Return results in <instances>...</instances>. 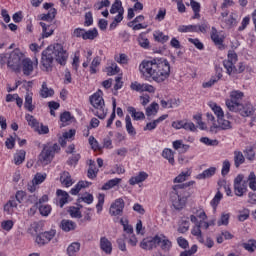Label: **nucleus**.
Here are the masks:
<instances>
[{"mask_svg":"<svg viewBox=\"0 0 256 256\" xmlns=\"http://www.w3.org/2000/svg\"><path fill=\"white\" fill-rule=\"evenodd\" d=\"M139 71L151 77L156 83H163L171 75V65L165 58H153L143 60L139 65Z\"/></svg>","mask_w":256,"mask_h":256,"instance_id":"nucleus-1","label":"nucleus"},{"mask_svg":"<svg viewBox=\"0 0 256 256\" xmlns=\"http://www.w3.org/2000/svg\"><path fill=\"white\" fill-rule=\"evenodd\" d=\"M69 54L63 49V45L57 43L53 46H48L42 52L41 66L42 71H53V62L57 61L59 65H66Z\"/></svg>","mask_w":256,"mask_h":256,"instance_id":"nucleus-2","label":"nucleus"},{"mask_svg":"<svg viewBox=\"0 0 256 256\" xmlns=\"http://www.w3.org/2000/svg\"><path fill=\"white\" fill-rule=\"evenodd\" d=\"M191 185H195V181H190L187 183L177 184L173 186V190L170 193V198L174 209H176L177 211H181V209L185 207V202L189 197V192L185 191V189H187V187H191Z\"/></svg>","mask_w":256,"mask_h":256,"instance_id":"nucleus-3","label":"nucleus"},{"mask_svg":"<svg viewBox=\"0 0 256 256\" xmlns=\"http://www.w3.org/2000/svg\"><path fill=\"white\" fill-rule=\"evenodd\" d=\"M235 63H237V53L230 50L228 52V59L223 61L224 69H226L227 75H235L245 71V64H243V62H239L237 66H235Z\"/></svg>","mask_w":256,"mask_h":256,"instance_id":"nucleus-4","label":"nucleus"},{"mask_svg":"<svg viewBox=\"0 0 256 256\" xmlns=\"http://www.w3.org/2000/svg\"><path fill=\"white\" fill-rule=\"evenodd\" d=\"M101 93V91H98L92 95L90 97V103L96 109L94 115H96L98 119H105L107 117V110H105V100H103Z\"/></svg>","mask_w":256,"mask_h":256,"instance_id":"nucleus-5","label":"nucleus"},{"mask_svg":"<svg viewBox=\"0 0 256 256\" xmlns=\"http://www.w3.org/2000/svg\"><path fill=\"white\" fill-rule=\"evenodd\" d=\"M23 59H25V54H23L21 50L15 49L8 55L7 67L12 69V71L19 72L21 71V63H23Z\"/></svg>","mask_w":256,"mask_h":256,"instance_id":"nucleus-6","label":"nucleus"},{"mask_svg":"<svg viewBox=\"0 0 256 256\" xmlns=\"http://www.w3.org/2000/svg\"><path fill=\"white\" fill-rule=\"evenodd\" d=\"M61 148L57 144L53 145H44L43 150L39 154V161L43 163V165H49L53 158L55 157V153H57Z\"/></svg>","mask_w":256,"mask_h":256,"instance_id":"nucleus-7","label":"nucleus"},{"mask_svg":"<svg viewBox=\"0 0 256 256\" xmlns=\"http://www.w3.org/2000/svg\"><path fill=\"white\" fill-rule=\"evenodd\" d=\"M243 97V92L232 91L230 94V99L226 100V106L229 109V111H234V113H237V111H239V109L243 107Z\"/></svg>","mask_w":256,"mask_h":256,"instance_id":"nucleus-8","label":"nucleus"},{"mask_svg":"<svg viewBox=\"0 0 256 256\" xmlns=\"http://www.w3.org/2000/svg\"><path fill=\"white\" fill-rule=\"evenodd\" d=\"M243 179H245L243 174H239L234 179V193L237 197H243L247 193V181H243Z\"/></svg>","mask_w":256,"mask_h":256,"instance_id":"nucleus-9","label":"nucleus"},{"mask_svg":"<svg viewBox=\"0 0 256 256\" xmlns=\"http://www.w3.org/2000/svg\"><path fill=\"white\" fill-rule=\"evenodd\" d=\"M156 247H160L164 253H169L171 251V247H173V243L167 236L164 234L156 235Z\"/></svg>","mask_w":256,"mask_h":256,"instance_id":"nucleus-10","label":"nucleus"},{"mask_svg":"<svg viewBox=\"0 0 256 256\" xmlns=\"http://www.w3.org/2000/svg\"><path fill=\"white\" fill-rule=\"evenodd\" d=\"M56 234L57 232L55 230H50V231H46L38 234L36 236L37 245H39L40 247H43V245H47V243H50Z\"/></svg>","mask_w":256,"mask_h":256,"instance_id":"nucleus-11","label":"nucleus"},{"mask_svg":"<svg viewBox=\"0 0 256 256\" xmlns=\"http://www.w3.org/2000/svg\"><path fill=\"white\" fill-rule=\"evenodd\" d=\"M123 209H125V201L123 198H118L110 206V215H112V217L123 215Z\"/></svg>","mask_w":256,"mask_h":256,"instance_id":"nucleus-12","label":"nucleus"},{"mask_svg":"<svg viewBox=\"0 0 256 256\" xmlns=\"http://www.w3.org/2000/svg\"><path fill=\"white\" fill-rule=\"evenodd\" d=\"M216 75L212 76L208 82H204L202 84V87L204 89H209L210 87H213L215 83H217L220 79H223V68L220 66L215 67Z\"/></svg>","mask_w":256,"mask_h":256,"instance_id":"nucleus-13","label":"nucleus"},{"mask_svg":"<svg viewBox=\"0 0 256 256\" xmlns=\"http://www.w3.org/2000/svg\"><path fill=\"white\" fill-rule=\"evenodd\" d=\"M210 37L213 43L218 47V49L220 50L225 49V45H223V41H225V38L219 34V31H217V28L212 27Z\"/></svg>","mask_w":256,"mask_h":256,"instance_id":"nucleus-14","label":"nucleus"},{"mask_svg":"<svg viewBox=\"0 0 256 256\" xmlns=\"http://www.w3.org/2000/svg\"><path fill=\"white\" fill-rule=\"evenodd\" d=\"M156 239L157 235L152 238H144L140 243L141 249H145L146 251H151V249H157Z\"/></svg>","mask_w":256,"mask_h":256,"instance_id":"nucleus-15","label":"nucleus"},{"mask_svg":"<svg viewBox=\"0 0 256 256\" xmlns=\"http://www.w3.org/2000/svg\"><path fill=\"white\" fill-rule=\"evenodd\" d=\"M21 69L23 75L29 77V75H32L34 71L33 61L30 58H24L21 63Z\"/></svg>","mask_w":256,"mask_h":256,"instance_id":"nucleus-16","label":"nucleus"},{"mask_svg":"<svg viewBox=\"0 0 256 256\" xmlns=\"http://www.w3.org/2000/svg\"><path fill=\"white\" fill-rule=\"evenodd\" d=\"M60 229L65 233L75 231L77 229V223L73 222V220L63 219L60 223Z\"/></svg>","mask_w":256,"mask_h":256,"instance_id":"nucleus-17","label":"nucleus"},{"mask_svg":"<svg viewBox=\"0 0 256 256\" xmlns=\"http://www.w3.org/2000/svg\"><path fill=\"white\" fill-rule=\"evenodd\" d=\"M100 249L106 253V255H111L113 251V244H111V241L107 239V237H101L100 238Z\"/></svg>","mask_w":256,"mask_h":256,"instance_id":"nucleus-18","label":"nucleus"},{"mask_svg":"<svg viewBox=\"0 0 256 256\" xmlns=\"http://www.w3.org/2000/svg\"><path fill=\"white\" fill-rule=\"evenodd\" d=\"M237 113H240L242 117H251V115L255 113V109L251 103H247L245 105L242 104V107L237 111Z\"/></svg>","mask_w":256,"mask_h":256,"instance_id":"nucleus-19","label":"nucleus"},{"mask_svg":"<svg viewBox=\"0 0 256 256\" xmlns=\"http://www.w3.org/2000/svg\"><path fill=\"white\" fill-rule=\"evenodd\" d=\"M160 105L163 109H173L181 105V100L176 98L169 99L168 101L161 100Z\"/></svg>","mask_w":256,"mask_h":256,"instance_id":"nucleus-20","label":"nucleus"},{"mask_svg":"<svg viewBox=\"0 0 256 256\" xmlns=\"http://www.w3.org/2000/svg\"><path fill=\"white\" fill-rule=\"evenodd\" d=\"M167 117H169V115L164 114L160 116L158 119L154 120L153 122L147 123L146 126L144 127V131H153V129H156L157 125H159V123H162V121H165Z\"/></svg>","mask_w":256,"mask_h":256,"instance_id":"nucleus-21","label":"nucleus"},{"mask_svg":"<svg viewBox=\"0 0 256 256\" xmlns=\"http://www.w3.org/2000/svg\"><path fill=\"white\" fill-rule=\"evenodd\" d=\"M40 26L42 27L43 37H51L55 31V25L53 24L40 22Z\"/></svg>","mask_w":256,"mask_h":256,"instance_id":"nucleus-22","label":"nucleus"},{"mask_svg":"<svg viewBox=\"0 0 256 256\" xmlns=\"http://www.w3.org/2000/svg\"><path fill=\"white\" fill-rule=\"evenodd\" d=\"M215 173H217V168L216 167H210L206 170H204L202 173L198 174L196 176V179H211V177H213V175H215Z\"/></svg>","mask_w":256,"mask_h":256,"instance_id":"nucleus-23","label":"nucleus"},{"mask_svg":"<svg viewBox=\"0 0 256 256\" xmlns=\"http://www.w3.org/2000/svg\"><path fill=\"white\" fill-rule=\"evenodd\" d=\"M127 111L130 113L134 121H143V119H145V113L139 111L137 112V109H135L133 106H129Z\"/></svg>","mask_w":256,"mask_h":256,"instance_id":"nucleus-24","label":"nucleus"},{"mask_svg":"<svg viewBox=\"0 0 256 256\" xmlns=\"http://www.w3.org/2000/svg\"><path fill=\"white\" fill-rule=\"evenodd\" d=\"M125 123H126V131L130 137H135L137 135V130H135V127L133 126V123L131 122V116L126 115L125 117Z\"/></svg>","mask_w":256,"mask_h":256,"instance_id":"nucleus-25","label":"nucleus"},{"mask_svg":"<svg viewBox=\"0 0 256 256\" xmlns=\"http://www.w3.org/2000/svg\"><path fill=\"white\" fill-rule=\"evenodd\" d=\"M81 250V243L73 242L67 248L68 256H77V253Z\"/></svg>","mask_w":256,"mask_h":256,"instance_id":"nucleus-26","label":"nucleus"},{"mask_svg":"<svg viewBox=\"0 0 256 256\" xmlns=\"http://www.w3.org/2000/svg\"><path fill=\"white\" fill-rule=\"evenodd\" d=\"M149 177V174L146 172H139L136 177H132L129 180L130 185H137L138 183H143Z\"/></svg>","mask_w":256,"mask_h":256,"instance_id":"nucleus-27","label":"nucleus"},{"mask_svg":"<svg viewBox=\"0 0 256 256\" xmlns=\"http://www.w3.org/2000/svg\"><path fill=\"white\" fill-rule=\"evenodd\" d=\"M245 163V156L243 155V152L236 150L234 151V165L237 169L241 167Z\"/></svg>","mask_w":256,"mask_h":256,"instance_id":"nucleus-28","label":"nucleus"},{"mask_svg":"<svg viewBox=\"0 0 256 256\" xmlns=\"http://www.w3.org/2000/svg\"><path fill=\"white\" fill-rule=\"evenodd\" d=\"M53 95H55V91L47 87V82H43L42 88L40 90V96L43 99H47V97H53Z\"/></svg>","mask_w":256,"mask_h":256,"instance_id":"nucleus-29","label":"nucleus"},{"mask_svg":"<svg viewBox=\"0 0 256 256\" xmlns=\"http://www.w3.org/2000/svg\"><path fill=\"white\" fill-rule=\"evenodd\" d=\"M190 7L194 12L192 19H200L201 17V4L195 0H190Z\"/></svg>","mask_w":256,"mask_h":256,"instance_id":"nucleus-30","label":"nucleus"},{"mask_svg":"<svg viewBox=\"0 0 256 256\" xmlns=\"http://www.w3.org/2000/svg\"><path fill=\"white\" fill-rule=\"evenodd\" d=\"M162 157H164V159H167L170 165H175V152H173V150L165 148L162 152Z\"/></svg>","mask_w":256,"mask_h":256,"instance_id":"nucleus-31","label":"nucleus"},{"mask_svg":"<svg viewBox=\"0 0 256 256\" xmlns=\"http://www.w3.org/2000/svg\"><path fill=\"white\" fill-rule=\"evenodd\" d=\"M91 185V182H87V181H79L75 187H73L70 190L71 195H78L79 191H81V189H85V187H89Z\"/></svg>","mask_w":256,"mask_h":256,"instance_id":"nucleus-32","label":"nucleus"},{"mask_svg":"<svg viewBox=\"0 0 256 256\" xmlns=\"http://www.w3.org/2000/svg\"><path fill=\"white\" fill-rule=\"evenodd\" d=\"M56 195L59 197V206L64 207L65 203L69 201V194L63 190H57Z\"/></svg>","mask_w":256,"mask_h":256,"instance_id":"nucleus-33","label":"nucleus"},{"mask_svg":"<svg viewBox=\"0 0 256 256\" xmlns=\"http://www.w3.org/2000/svg\"><path fill=\"white\" fill-rule=\"evenodd\" d=\"M209 107L212 109V111L216 115L217 120L221 119V117H225V113L223 112V109L220 106H218L217 103L210 102Z\"/></svg>","mask_w":256,"mask_h":256,"instance_id":"nucleus-34","label":"nucleus"},{"mask_svg":"<svg viewBox=\"0 0 256 256\" xmlns=\"http://www.w3.org/2000/svg\"><path fill=\"white\" fill-rule=\"evenodd\" d=\"M119 183H121V178L111 179L102 186V191H109V189H113V187H117Z\"/></svg>","mask_w":256,"mask_h":256,"instance_id":"nucleus-35","label":"nucleus"},{"mask_svg":"<svg viewBox=\"0 0 256 256\" xmlns=\"http://www.w3.org/2000/svg\"><path fill=\"white\" fill-rule=\"evenodd\" d=\"M24 107L25 109H27V111H30V112L35 111V106L33 105V94H29V93L26 94Z\"/></svg>","mask_w":256,"mask_h":256,"instance_id":"nucleus-36","label":"nucleus"},{"mask_svg":"<svg viewBox=\"0 0 256 256\" xmlns=\"http://www.w3.org/2000/svg\"><path fill=\"white\" fill-rule=\"evenodd\" d=\"M121 11H125L123 8V3L121 0H115L110 9L111 15H115V13H121Z\"/></svg>","mask_w":256,"mask_h":256,"instance_id":"nucleus-37","label":"nucleus"},{"mask_svg":"<svg viewBox=\"0 0 256 256\" xmlns=\"http://www.w3.org/2000/svg\"><path fill=\"white\" fill-rule=\"evenodd\" d=\"M57 15V10L55 8H50L47 14H42L41 20L47 21V23H50L55 19V16Z\"/></svg>","mask_w":256,"mask_h":256,"instance_id":"nucleus-38","label":"nucleus"},{"mask_svg":"<svg viewBox=\"0 0 256 256\" xmlns=\"http://www.w3.org/2000/svg\"><path fill=\"white\" fill-rule=\"evenodd\" d=\"M99 36V32L97 31V28H93L91 30H84V41H87V39H90L93 41V39H96V37Z\"/></svg>","mask_w":256,"mask_h":256,"instance_id":"nucleus-39","label":"nucleus"},{"mask_svg":"<svg viewBox=\"0 0 256 256\" xmlns=\"http://www.w3.org/2000/svg\"><path fill=\"white\" fill-rule=\"evenodd\" d=\"M242 247L246 251H249V253H253L256 249V240L255 239H250L247 242L242 243Z\"/></svg>","mask_w":256,"mask_h":256,"instance_id":"nucleus-40","label":"nucleus"},{"mask_svg":"<svg viewBox=\"0 0 256 256\" xmlns=\"http://www.w3.org/2000/svg\"><path fill=\"white\" fill-rule=\"evenodd\" d=\"M191 234L194 235V237H197L198 241L200 243H204L203 240V234L201 232V226H199L198 224H196L192 230H191Z\"/></svg>","mask_w":256,"mask_h":256,"instance_id":"nucleus-41","label":"nucleus"},{"mask_svg":"<svg viewBox=\"0 0 256 256\" xmlns=\"http://www.w3.org/2000/svg\"><path fill=\"white\" fill-rule=\"evenodd\" d=\"M60 181L62 185H65V187H71V185H73V180L71 179V175H69V172H64L63 175L60 177Z\"/></svg>","mask_w":256,"mask_h":256,"instance_id":"nucleus-42","label":"nucleus"},{"mask_svg":"<svg viewBox=\"0 0 256 256\" xmlns=\"http://www.w3.org/2000/svg\"><path fill=\"white\" fill-rule=\"evenodd\" d=\"M157 111H159V104L157 102H153L146 108V115L147 117H151V115H157Z\"/></svg>","mask_w":256,"mask_h":256,"instance_id":"nucleus-43","label":"nucleus"},{"mask_svg":"<svg viewBox=\"0 0 256 256\" xmlns=\"http://www.w3.org/2000/svg\"><path fill=\"white\" fill-rule=\"evenodd\" d=\"M120 224L123 226V231L127 234V236L133 235V226L129 224V220L121 219Z\"/></svg>","mask_w":256,"mask_h":256,"instance_id":"nucleus-44","label":"nucleus"},{"mask_svg":"<svg viewBox=\"0 0 256 256\" xmlns=\"http://www.w3.org/2000/svg\"><path fill=\"white\" fill-rule=\"evenodd\" d=\"M217 121H218V127L223 131H226L227 129H231V122L229 120H226L225 117H221Z\"/></svg>","mask_w":256,"mask_h":256,"instance_id":"nucleus-45","label":"nucleus"},{"mask_svg":"<svg viewBox=\"0 0 256 256\" xmlns=\"http://www.w3.org/2000/svg\"><path fill=\"white\" fill-rule=\"evenodd\" d=\"M26 121L28 122V125L30 127H33V129L39 130V122L37 121V119H35V117L33 115L27 114Z\"/></svg>","mask_w":256,"mask_h":256,"instance_id":"nucleus-46","label":"nucleus"},{"mask_svg":"<svg viewBox=\"0 0 256 256\" xmlns=\"http://www.w3.org/2000/svg\"><path fill=\"white\" fill-rule=\"evenodd\" d=\"M99 65H101V58L99 56H96L91 63L90 66V73L92 75H95V73H97V67H99Z\"/></svg>","mask_w":256,"mask_h":256,"instance_id":"nucleus-47","label":"nucleus"},{"mask_svg":"<svg viewBox=\"0 0 256 256\" xmlns=\"http://www.w3.org/2000/svg\"><path fill=\"white\" fill-rule=\"evenodd\" d=\"M112 107H113L112 113L110 115V118L107 121L106 127H111V125H113V121H115V117H116L115 111L117 109V101L115 99H113Z\"/></svg>","mask_w":256,"mask_h":256,"instance_id":"nucleus-48","label":"nucleus"},{"mask_svg":"<svg viewBox=\"0 0 256 256\" xmlns=\"http://www.w3.org/2000/svg\"><path fill=\"white\" fill-rule=\"evenodd\" d=\"M154 39L159 43H167L169 41V36L163 34V32L158 31L154 33Z\"/></svg>","mask_w":256,"mask_h":256,"instance_id":"nucleus-49","label":"nucleus"},{"mask_svg":"<svg viewBox=\"0 0 256 256\" xmlns=\"http://www.w3.org/2000/svg\"><path fill=\"white\" fill-rule=\"evenodd\" d=\"M248 185L250 187V189L252 191H256V175H255V172H251L249 175H248Z\"/></svg>","mask_w":256,"mask_h":256,"instance_id":"nucleus-50","label":"nucleus"},{"mask_svg":"<svg viewBox=\"0 0 256 256\" xmlns=\"http://www.w3.org/2000/svg\"><path fill=\"white\" fill-rule=\"evenodd\" d=\"M25 161V151L20 150L18 153L14 155L15 165H21Z\"/></svg>","mask_w":256,"mask_h":256,"instance_id":"nucleus-51","label":"nucleus"},{"mask_svg":"<svg viewBox=\"0 0 256 256\" xmlns=\"http://www.w3.org/2000/svg\"><path fill=\"white\" fill-rule=\"evenodd\" d=\"M45 179H47V174L44 173H36L34 179L32 180L33 185H41V183H43V181H45Z\"/></svg>","mask_w":256,"mask_h":256,"instance_id":"nucleus-52","label":"nucleus"},{"mask_svg":"<svg viewBox=\"0 0 256 256\" xmlns=\"http://www.w3.org/2000/svg\"><path fill=\"white\" fill-rule=\"evenodd\" d=\"M244 155L246 159H248V161H255V150L253 149V147H247L244 150Z\"/></svg>","mask_w":256,"mask_h":256,"instance_id":"nucleus-53","label":"nucleus"},{"mask_svg":"<svg viewBox=\"0 0 256 256\" xmlns=\"http://www.w3.org/2000/svg\"><path fill=\"white\" fill-rule=\"evenodd\" d=\"M200 142L203 143L204 145H208L210 147H217V145H219V141L218 140H211L209 139V137H202L200 138Z\"/></svg>","mask_w":256,"mask_h":256,"instance_id":"nucleus-54","label":"nucleus"},{"mask_svg":"<svg viewBox=\"0 0 256 256\" xmlns=\"http://www.w3.org/2000/svg\"><path fill=\"white\" fill-rule=\"evenodd\" d=\"M138 43L142 49H149L150 47L149 39L145 38L143 34L138 36Z\"/></svg>","mask_w":256,"mask_h":256,"instance_id":"nucleus-55","label":"nucleus"},{"mask_svg":"<svg viewBox=\"0 0 256 256\" xmlns=\"http://www.w3.org/2000/svg\"><path fill=\"white\" fill-rule=\"evenodd\" d=\"M69 213L71 217L75 219H81V217H83V215L81 214V210L75 206L70 207Z\"/></svg>","mask_w":256,"mask_h":256,"instance_id":"nucleus-56","label":"nucleus"},{"mask_svg":"<svg viewBox=\"0 0 256 256\" xmlns=\"http://www.w3.org/2000/svg\"><path fill=\"white\" fill-rule=\"evenodd\" d=\"M72 37L75 39H84L85 37V29L83 28H76L72 32Z\"/></svg>","mask_w":256,"mask_h":256,"instance_id":"nucleus-57","label":"nucleus"},{"mask_svg":"<svg viewBox=\"0 0 256 256\" xmlns=\"http://www.w3.org/2000/svg\"><path fill=\"white\" fill-rule=\"evenodd\" d=\"M223 199V194L221 192H217L210 204L214 207V209L221 203V200Z\"/></svg>","mask_w":256,"mask_h":256,"instance_id":"nucleus-58","label":"nucleus"},{"mask_svg":"<svg viewBox=\"0 0 256 256\" xmlns=\"http://www.w3.org/2000/svg\"><path fill=\"white\" fill-rule=\"evenodd\" d=\"M124 239H128V243L132 247H135L137 245L138 240H137V236H135L134 233L129 234L128 236L127 234H124Z\"/></svg>","mask_w":256,"mask_h":256,"instance_id":"nucleus-59","label":"nucleus"},{"mask_svg":"<svg viewBox=\"0 0 256 256\" xmlns=\"http://www.w3.org/2000/svg\"><path fill=\"white\" fill-rule=\"evenodd\" d=\"M231 216L229 214H222L220 219L217 222L218 227H221V225H229V218Z\"/></svg>","mask_w":256,"mask_h":256,"instance_id":"nucleus-60","label":"nucleus"},{"mask_svg":"<svg viewBox=\"0 0 256 256\" xmlns=\"http://www.w3.org/2000/svg\"><path fill=\"white\" fill-rule=\"evenodd\" d=\"M39 211H40V214L43 215V217H48V215L51 213V206L50 205H40Z\"/></svg>","mask_w":256,"mask_h":256,"instance_id":"nucleus-61","label":"nucleus"},{"mask_svg":"<svg viewBox=\"0 0 256 256\" xmlns=\"http://www.w3.org/2000/svg\"><path fill=\"white\" fill-rule=\"evenodd\" d=\"M190 175L189 172H182L174 179V183H183L184 181H187V177Z\"/></svg>","mask_w":256,"mask_h":256,"instance_id":"nucleus-62","label":"nucleus"},{"mask_svg":"<svg viewBox=\"0 0 256 256\" xmlns=\"http://www.w3.org/2000/svg\"><path fill=\"white\" fill-rule=\"evenodd\" d=\"M111 5V1L109 0H102L101 2H97L94 4V7L98 10L101 11L103 7H109Z\"/></svg>","mask_w":256,"mask_h":256,"instance_id":"nucleus-63","label":"nucleus"},{"mask_svg":"<svg viewBox=\"0 0 256 256\" xmlns=\"http://www.w3.org/2000/svg\"><path fill=\"white\" fill-rule=\"evenodd\" d=\"M13 221L12 220H5L2 221L1 223V227L2 229H4V231H11V229H13Z\"/></svg>","mask_w":256,"mask_h":256,"instance_id":"nucleus-64","label":"nucleus"}]
</instances>
